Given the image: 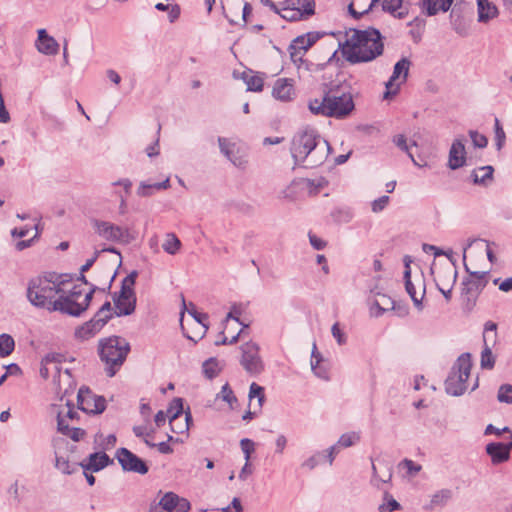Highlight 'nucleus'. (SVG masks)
<instances>
[{
    "mask_svg": "<svg viewBox=\"0 0 512 512\" xmlns=\"http://www.w3.org/2000/svg\"><path fill=\"white\" fill-rule=\"evenodd\" d=\"M382 9L399 19L405 18L408 14V9L403 5V0H383Z\"/></svg>",
    "mask_w": 512,
    "mask_h": 512,
    "instance_id": "31",
    "label": "nucleus"
},
{
    "mask_svg": "<svg viewBox=\"0 0 512 512\" xmlns=\"http://www.w3.org/2000/svg\"><path fill=\"white\" fill-rule=\"evenodd\" d=\"M15 348V341L9 334L3 333L0 335V357L9 356Z\"/></svg>",
    "mask_w": 512,
    "mask_h": 512,
    "instance_id": "42",
    "label": "nucleus"
},
{
    "mask_svg": "<svg viewBox=\"0 0 512 512\" xmlns=\"http://www.w3.org/2000/svg\"><path fill=\"white\" fill-rule=\"evenodd\" d=\"M116 458L124 471L142 475L148 472L146 463L127 448H119L116 451Z\"/></svg>",
    "mask_w": 512,
    "mask_h": 512,
    "instance_id": "15",
    "label": "nucleus"
},
{
    "mask_svg": "<svg viewBox=\"0 0 512 512\" xmlns=\"http://www.w3.org/2000/svg\"><path fill=\"white\" fill-rule=\"evenodd\" d=\"M331 332L333 337L336 339L337 343L339 345H343L346 343V335L345 333L340 329L339 323H335L332 328Z\"/></svg>",
    "mask_w": 512,
    "mask_h": 512,
    "instance_id": "60",
    "label": "nucleus"
},
{
    "mask_svg": "<svg viewBox=\"0 0 512 512\" xmlns=\"http://www.w3.org/2000/svg\"><path fill=\"white\" fill-rule=\"evenodd\" d=\"M58 411L64 412V418L67 423H69L68 420L73 421L78 417V412L75 410L74 406L70 404L69 401H67L65 406L61 409H59L56 405L52 406L53 413L57 414Z\"/></svg>",
    "mask_w": 512,
    "mask_h": 512,
    "instance_id": "47",
    "label": "nucleus"
},
{
    "mask_svg": "<svg viewBox=\"0 0 512 512\" xmlns=\"http://www.w3.org/2000/svg\"><path fill=\"white\" fill-rule=\"evenodd\" d=\"M454 0H423V6L427 10V14L435 15L439 10L448 11Z\"/></svg>",
    "mask_w": 512,
    "mask_h": 512,
    "instance_id": "35",
    "label": "nucleus"
},
{
    "mask_svg": "<svg viewBox=\"0 0 512 512\" xmlns=\"http://www.w3.org/2000/svg\"><path fill=\"white\" fill-rule=\"evenodd\" d=\"M174 405L177 411L170 416L169 423L172 432L182 434L189 430V425L182 422L183 400L181 398H174Z\"/></svg>",
    "mask_w": 512,
    "mask_h": 512,
    "instance_id": "27",
    "label": "nucleus"
},
{
    "mask_svg": "<svg viewBox=\"0 0 512 512\" xmlns=\"http://www.w3.org/2000/svg\"><path fill=\"white\" fill-rule=\"evenodd\" d=\"M159 504L167 512H188L191 508L186 498L179 497L173 492H167L161 498Z\"/></svg>",
    "mask_w": 512,
    "mask_h": 512,
    "instance_id": "19",
    "label": "nucleus"
},
{
    "mask_svg": "<svg viewBox=\"0 0 512 512\" xmlns=\"http://www.w3.org/2000/svg\"><path fill=\"white\" fill-rule=\"evenodd\" d=\"M63 282H59L54 275L38 277L29 282L27 297L32 305L55 311L57 298L63 292Z\"/></svg>",
    "mask_w": 512,
    "mask_h": 512,
    "instance_id": "3",
    "label": "nucleus"
},
{
    "mask_svg": "<svg viewBox=\"0 0 512 512\" xmlns=\"http://www.w3.org/2000/svg\"><path fill=\"white\" fill-rule=\"evenodd\" d=\"M456 278L457 271L453 267H447L441 270L437 275L436 281L438 289L447 301L451 299L452 288L456 282Z\"/></svg>",
    "mask_w": 512,
    "mask_h": 512,
    "instance_id": "18",
    "label": "nucleus"
},
{
    "mask_svg": "<svg viewBox=\"0 0 512 512\" xmlns=\"http://www.w3.org/2000/svg\"><path fill=\"white\" fill-rule=\"evenodd\" d=\"M393 143L400 149L402 150L403 152L407 153L408 156L410 157V159L412 160V162L415 164V165H418V163L416 162L415 158L413 157V155L410 153L409 149H410V145H408L407 143V139L404 135L402 134H398V135H395L393 137Z\"/></svg>",
    "mask_w": 512,
    "mask_h": 512,
    "instance_id": "50",
    "label": "nucleus"
},
{
    "mask_svg": "<svg viewBox=\"0 0 512 512\" xmlns=\"http://www.w3.org/2000/svg\"><path fill=\"white\" fill-rule=\"evenodd\" d=\"M113 461L105 452H96L89 455L86 462L81 466L85 471L98 472L111 464Z\"/></svg>",
    "mask_w": 512,
    "mask_h": 512,
    "instance_id": "26",
    "label": "nucleus"
},
{
    "mask_svg": "<svg viewBox=\"0 0 512 512\" xmlns=\"http://www.w3.org/2000/svg\"><path fill=\"white\" fill-rule=\"evenodd\" d=\"M494 168L490 165L482 166L472 171V179L475 184L488 186L493 180Z\"/></svg>",
    "mask_w": 512,
    "mask_h": 512,
    "instance_id": "33",
    "label": "nucleus"
},
{
    "mask_svg": "<svg viewBox=\"0 0 512 512\" xmlns=\"http://www.w3.org/2000/svg\"><path fill=\"white\" fill-rule=\"evenodd\" d=\"M411 61L403 57L394 65L392 75L389 80L385 83L386 91L384 93V99H390L399 93L400 87L406 82Z\"/></svg>",
    "mask_w": 512,
    "mask_h": 512,
    "instance_id": "11",
    "label": "nucleus"
},
{
    "mask_svg": "<svg viewBox=\"0 0 512 512\" xmlns=\"http://www.w3.org/2000/svg\"><path fill=\"white\" fill-rule=\"evenodd\" d=\"M218 362L214 358H210L203 363V373L208 379H213L219 373Z\"/></svg>",
    "mask_w": 512,
    "mask_h": 512,
    "instance_id": "46",
    "label": "nucleus"
},
{
    "mask_svg": "<svg viewBox=\"0 0 512 512\" xmlns=\"http://www.w3.org/2000/svg\"><path fill=\"white\" fill-rule=\"evenodd\" d=\"M95 290L96 287L92 286L89 291H85L82 285H74L69 291L63 288L56 306L52 308L68 315L79 316L88 308Z\"/></svg>",
    "mask_w": 512,
    "mask_h": 512,
    "instance_id": "6",
    "label": "nucleus"
},
{
    "mask_svg": "<svg viewBox=\"0 0 512 512\" xmlns=\"http://www.w3.org/2000/svg\"><path fill=\"white\" fill-rule=\"evenodd\" d=\"M240 363L244 370L252 375H258L264 370L263 361L259 355V346L254 342H246L241 345Z\"/></svg>",
    "mask_w": 512,
    "mask_h": 512,
    "instance_id": "12",
    "label": "nucleus"
},
{
    "mask_svg": "<svg viewBox=\"0 0 512 512\" xmlns=\"http://www.w3.org/2000/svg\"><path fill=\"white\" fill-rule=\"evenodd\" d=\"M54 391L57 395H61V400L69 392L75 389V382L68 368L60 373L58 377L52 380Z\"/></svg>",
    "mask_w": 512,
    "mask_h": 512,
    "instance_id": "22",
    "label": "nucleus"
},
{
    "mask_svg": "<svg viewBox=\"0 0 512 512\" xmlns=\"http://www.w3.org/2000/svg\"><path fill=\"white\" fill-rule=\"evenodd\" d=\"M240 447L245 461L250 462L251 454L255 452V443L251 439L244 438L240 441Z\"/></svg>",
    "mask_w": 512,
    "mask_h": 512,
    "instance_id": "52",
    "label": "nucleus"
},
{
    "mask_svg": "<svg viewBox=\"0 0 512 512\" xmlns=\"http://www.w3.org/2000/svg\"><path fill=\"white\" fill-rule=\"evenodd\" d=\"M477 8L478 21L481 23H487L498 15V9L496 5L489 2L488 0H477Z\"/></svg>",
    "mask_w": 512,
    "mask_h": 512,
    "instance_id": "29",
    "label": "nucleus"
},
{
    "mask_svg": "<svg viewBox=\"0 0 512 512\" xmlns=\"http://www.w3.org/2000/svg\"><path fill=\"white\" fill-rule=\"evenodd\" d=\"M129 351V342L120 336H111L99 342L100 359L106 364L105 371L109 377L117 373Z\"/></svg>",
    "mask_w": 512,
    "mask_h": 512,
    "instance_id": "5",
    "label": "nucleus"
},
{
    "mask_svg": "<svg viewBox=\"0 0 512 512\" xmlns=\"http://www.w3.org/2000/svg\"><path fill=\"white\" fill-rule=\"evenodd\" d=\"M190 306L192 307V309L189 310V314L193 317L194 322L197 325V331H195L193 335H190L188 332L185 331V327L182 322H181V327L184 332V335L188 339H190L194 343H196L198 340L203 338V336L205 335V333L208 330V325L206 323L207 319H208V315L205 313H198L195 310V307L192 303H190Z\"/></svg>",
    "mask_w": 512,
    "mask_h": 512,
    "instance_id": "21",
    "label": "nucleus"
},
{
    "mask_svg": "<svg viewBox=\"0 0 512 512\" xmlns=\"http://www.w3.org/2000/svg\"><path fill=\"white\" fill-rule=\"evenodd\" d=\"M290 150L295 165L315 168L325 162L330 146L316 131L304 130L294 135Z\"/></svg>",
    "mask_w": 512,
    "mask_h": 512,
    "instance_id": "2",
    "label": "nucleus"
},
{
    "mask_svg": "<svg viewBox=\"0 0 512 512\" xmlns=\"http://www.w3.org/2000/svg\"><path fill=\"white\" fill-rule=\"evenodd\" d=\"M37 50L45 55H56L59 50V44L49 36L45 29L38 30V38L36 41Z\"/></svg>",
    "mask_w": 512,
    "mask_h": 512,
    "instance_id": "23",
    "label": "nucleus"
},
{
    "mask_svg": "<svg viewBox=\"0 0 512 512\" xmlns=\"http://www.w3.org/2000/svg\"><path fill=\"white\" fill-rule=\"evenodd\" d=\"M302 185H304L307 189H309L310 193H317L319 189L322 187L321 183H315L314 180L305 179L301 182Z\"/></svg>",
    "mask_w": 512,
    "mask_h": 512,
    "instance_id": "62",
    "label": "nucleus"
},
{
    "mask_svg": "<svg viewBox=\"0 0 512 512\" xmlns=\"http://www.w3.org/2000/svg\"><path fill=\"white\" fill-rule=\"evenodd\" d=\"M55 467L63 474H71L73 472L70 462L66 458L58 456L57 454L55 459Z\"/></svg>",
    "mask_w": 512,
    "mask_h": 512,
    "instance_id": "55",
    "label": "nucleus"
},
{
    "mask_svg": "<svg viewBox=\"0 0 512 512\" xmlns=\"http://www.w3.org/2000/svg\"><path fill=\"white\" fill-rule=\"evenodd\" d=\"M309 240L310 244L315 248L316 250H321L326 246V242L317 237L316 235L309 234Z\"/></svg>",
    "mask_w": 512,
    "mask_h": 512,
    "instance_id": "64",
    "label": "nucleus"
},
{
    "mask_svg": "<svg viewBox=\"0 0 512 512\" xmlns=\"http://www.w3.org/2000/svg\"><path fill=\"white\" fill-rule=\"evenodd\" d=\"M35 228V234L34 236L31 238V239H28V240H20L18 241L16 244H15V248L18 250V251H22L28 247H30L34 241V239L38 238L40 232L38 230V225H35L34 226Z\"/></svg>",
    "mask_w": 512,
    "mask_h": 512,
    "instance_id": "59",
    "label": "nucleus"
},
{
    "mask_svg": "<svg viewBox=\"0 0 512 512\" xmlns=\"http://www.w3.org/2000/svg\"><path fill=\"white\" fill-rule=\"evenodd\" d=\"M389 201H390V198L389 196H381L379 197L378 199H375L372 203H371V209L374 213H379L381 211H383L387 205L389 204Z\"/></svg>",
    "mask_w": 512,
    "mask_h": 512,
    "instance_id": "57",
    "label": "nucleus"
},
{
    "mask_svg": "<svg viewBox=\"0 0 512 512\" xmlns=\"http://www.w3.org/2000/svg\"><path fill=\"white\" fill-rule=\"evenodd\" d=\"M77 405L83 412L98 414L105 410V399L94 395L89 388L81 387L77 395Z\"/></svg>",
    "mask_w": 512,
    "mask_h": 512,
    "instance_id": "14",
    "label": "nucleus"
},
{
    "mask_svg": "<svg viewBox=\"0 0 512 512\" xmlns=\"http://www.w3.org/2000/svg\"><path fill=\"white\" fill-rule=\"evenodd\" d=\"M508 443L492 442L487 444L486 453L490 456L494 465L504 463L510 458V450L512 448V434Z\"/></svg>",
    "mask_w": 512,
    "mask_h": 512,
    "instance_id": "17",
    "label": "nucleus"
},
{
    "mask_svg": "<svg viewBox=\"0 0 512 512\" xmlns=\"http://www.w3.org/2000/svg\"><path fill=\"white\" fill-rule=\"evenodd\" d=\"M497 400L501 403L511 404L512 403V385L502 384L497 393Z\"/></svg>",
    "mask_w": 512,
    "mask_h": 512,
    "instance_id": "48",
    "label": "nucleus"
},
{
    "mask_svg": "<svg viewBox=\"0 0 512 512\" xmlns=\"http://www.w3.org/2000/svg\"><path fill=\"white\" fill-rule=\"evenodd\" d=\"M298 8H295L296 10H299L300 16L305 14L307 16L314 14V7L315 3L314 0H298Z\"/></svg>",
    "mask_w": 512,
    "mask_h": 512,
    "instance_id": "54",
    "label": "nucleus"
},
{
    "mask_svg": "<svg viewBox=\"0 0 512 512\" xmlns=\"http://www.w3.org/2000/svg\"><path fill=\"white\" fill-rule=\"evenodd\" d=\"M57 427L59 432H61L63 435L68 436L74 441H79L85 435V431L83 429L70 427L69 423L65 421L63 411L57 412Z\"/></svg>",
    "mask_w": 512,
    "mask_h": 512,
    "instance_id": "28",
    "label": "nucleus"
},
{
    "mask_svg": "<svg viewBox=\"0 0 512 512\" xmlns=\"http://www.w3.org/2000/svg\"><path fill=\"white\" fill-rule=\"evenodd\" d=\"M64 356L59 353H49L41 361L40 376L43 379L51 378L54 380L60 375L63 368Z\"/></svg>",
    "mask_w": 512,
    "mask_h": 512,
    "instance_id": "16",
    "label": "nucleus"
},
{
    "mask_svg": "<svg viewBox=\"0 0 512 512\" xmlns=\"http://www.w3.org/2000/svg\"><path fill=\"white\" fill-rule=\"evenodd\" d=\"M394 309V301L385 294H378L371 307L374 316L379 317L384 312Z\"/></svg>",
    "mask_w": 512,
    "mask_h": 512,
    "instance_id": "32",
    "label": "nucleus"
},
{
    "mask_svg": "<svg viewBox=\"0 0 512 512\" xmlns=\"http://www.w3.org/2000/svg\"><path fill=\"white\" fill-rule=\"evenodd\" d=\"M309 109L315 115L341 119L352 112L354 102L350 93L328 92L322 99L311 100Z\"/></svg>",
    "mask_w": 512,
    "mask_h": 512,
    "instance_id": "4",
    "label": "nucleus"
},
{
    "mask_svg": "<svg viewBox=\"0 0 512 512\" xmlns=\"http://www.w3.org/2000/svg\"><path fill=\"white\" fill-rule=\"evenodd\" d=\"M137 277V272L133 271L127 275L121 283V290L119 294L113 297L115 305V314L117 316L131 315L135 311L136 296L134 292V285Z\"/></svg>",
    "mask_w": 512,
    "mask_h": 512,
    "instance_id": "9",
    "label": "nucleus"
},
{
    "mask_svg": "<svg viewBox=\"0 0 512 512\" xmlns=\"http://www.w3.org/2000/svg\"><path fill=\"white\" fill-rule=\"evenodd\" d=\"M254 397L258 398V405H259V407H261L262 403L264 401V389H263V387L259 386L256 383H252L250 385V390H249V398L253 399Z\"/></svg>",
    "mask_w": 512,
    "mask_h": 512,
    "instance_id": "56",
    "label": "nucleus"
},
{
    "mask_svg": "<svg viewBox=\"0 0 512 512\" xmlns=\"http://www.w3.org/2000/svg\"><path fill=\"white\" fill-rule=\"evenodd\" d=\"M340 47L343 57L351 64L371 62L384 51L382 35L373 27L349 29L346 32V40Z\"/></svg>",
    "mask_w": 512,
    "mask_h": 512,
    "instance_id": "1",
    "label": "nucleus"
},
{
    "mask_svg": "<svg viewBox=\"0 0 512 512\" xmlns=\"http://www.w3.org/2000/svg\"><path fill=\"white\" fill-rule=\"evenodd\" d=\"M404 279H405V289H406L407 293L413 300L415 306L419 310H421L422 309V299L425 294V289L423 288V291L421 292L420 297H418L415 287H414V284L411 281V271H410L408 263H406V269L404 271Z\"/></svg>",
    "mask_w": 512,
    "mask_h": 512,
    "instance_id": "34",
    "label": "nucleus"
},
{
    "mask_svg": "<svg viewBox=\"0 0 512 512\" xmlns=\"http://www.w3.org/2000/svg\"><path fill=\"white\" fill-rule=\"evenodd\" d=\"M92 226L95 232L107 241L127 244L132 240L128 228L121 227L109 221L93 220Z\"/></svg>",
    "mask_w": 512,
    "mask_h": 512,
    "instance_id": "10",
    "label": "nucleus"
},
{
    "mask_svg": "<svg viewBox=\"0 0 512 512\" xmlns=\"http://www.w3.org/2000/svg\"><path fill=\"white\" fill-rule=\"evenodd\" d=\"M452 498V491L450 489H441L431 496L430 504L427 508L434 509L435 507H442L448 503Z\"/></svg>",
    "mask_w": 512,
    "mask_h": 512,
    "instance_id": "38",
    "label": "nucleus"
},
{
    "mask_svg": "<svg viewBox=\"0 0 512 512\" xmlns=\"http://www.w3.org/2000/svg\"><path fill=\"white\" fill-rule=\"evenodd\" d=\"M182 247L180 239L175 233H167L162 243V249L169 255H176Z\"/></svg>",
    "mask_w": 512,
    "mask_h": 512,
    "instance_id": "37",
    "label": "nucleus"
},
{
    "mask_svg": "<svg viewBox=\"0 0 512 512\" xmlns=\"http://www.w3.org/2000/svg\"><path fill=\"white\" fill-rule=\"evenodd\" d=\"M272 95L280 101H290L293 99L295 92L292 80L280 78L275 81Z\"/></svg>",
    "mask_w": 512,
    "mask_h": 512,
    "instance_id": "24",
    "label": "nucleus"
},
{
    "mask_svg": "<svg viewBox=\"0 0 512 512\" xmlns=\"http://www.w3.org/2000/svg\"><path fill=\"white\" fill-rule=\"evenodd\" d=\"M465 268L470 276L465 278L462 282L461 302L463 309L467 312H471L476 305L480 293L488 283V271L472 272L467 266H465Z\"/></svg>",
    "mask_w": 512,
    "mask_h": 512,
    "instance_id": "8",
    "label": "nucleus"
},
{
    "mask_svg": "<svg viewBox=\"0 0 512 512\" xmlns=\"http://www.w3.org/2000/svg\"><path fill=\"white\" fill-rule=\"evenodd\" d=\"M312 357L315 359V362L311 361V368L316 376L319 378L327 379L326 371L322 370L318 364L320 362L319 355L315 354V351L312 352Z\"/></svg>",
    "mask_w": 512,
    "mask_h": 512,
    "instance_id": "58",
    "label": "nucleus"
},
{
    "mask_svg": "<svg viewBox=\"0 0 512 512\" xmlns=\"http://www.w3.org/2000/svg\"><path fill=\"white\" fill-rule=\"evenodd\" d=\"M469 136L475 148H485L488 144L487 137L483 134H480L478 131L470 130Z\"/></svg>",
    "mask_w": 512,
    "mask_h": 512,
    "instance_id": "51",
    "label": "nucleus"
},
{
    "mask_svg": "<svg viewBox=\"0 0 512 512\" xmlns=\"http://www.w3.org/2000/svg\"><path fill=\"white\" fill-rule=\"evenodd\" d=\"M170 187V180L166 178L162 182L148 184L146 182H141L140 186L137 189V194L141 197H147L153 194V190H163Z\"/></svg>",
    "mask_w": 512,
    "mask_h": 512,
    "instance_id": "36",
    "label": "nucleus"
},
{
    "mask_svg": "<svg viewBox=\"0 0 512 512\" xmlns=\"http://www.w3.org/2000/svg\"><path fill=\"white\" fill-rule=\"evenodd\" d=\"M386 503L379 506V512H392L400 509V504L388 493H385Z\"/></svg>",
    "mask_w": 512,
    "mask_h": 512,
    "instance_id": "53",
    "label": "nucleus"
},
{
    "mask_svg": "<svg viewBox=\"0 0 512 512\" xmlns=\"http://www.w3.org/2000/svg\"><path fill=\"white\" fill-rule=\"evenodd\" d=\"M218 144L220 151L223 155H225L235 166H242L245 164V160L242 156H238L239 149L237 148L236 143L231 142L227 138L219 137Z\"/></svg>",
    "mask_w": 512,
    "mask_h": 512,
    "instance_id": "25",
    "label": "nucleus"
},
{
    "mask_svg": "<svg viewBox=\"0 0 512 512\" xmlns=\"http://www.w3.org/2000/svg\"><path fill=\"white\" fill-rule=\"evenodd\" d=\"M102 328L98 327L92 320L86 322L76 329L75 336L81 340H86L94 336Z\"/></svg>",
    "mask_w": 512,
    "mask_h": 512,
    "instance_id": "40",
    "label": "nucleus"
},
{
    "mask_svg": "<svg viewBox=\"0 0 512 512\" xmlns=\"http://www.w3.org/2000/svg\"><path fill=\"white\" fill-rule=\"evenodd\" d=\"M471 367V354H461L452 366L445 381V390L449 395L460 396L467 390V380L470 375Z\"/></svg>",
    "mask_w": 512,
    "mask_h": 512,
    "instance_id": "7",
    "label": "nucleus"
},
{
    "mask_svg": "<svg viewBox=\"0 0 512 512\" xmlns=\"http://www.w3.org/2000/svg\"><path fill=\"white\" fill-rule=\"evenodd\" d=\"M180 16V7L177 4H173L168 9V18L171 23L175 22Z\"/></svg>",
    "mask_w": 512,
    "mask_h": 512,
    "instance_id": "63",
    "label": "nucleus"
},
{
    "mask_svg": "<svg viewBox=\"0 0 512 512\" xmlns=\"http://www.w3.org/2000/svg\"><path fill=\"white\" fill-rule=\"evenodd\" d=\"M492 344L490 345L484 336V348L481 352L480 365L483 369H492L495 364V359L492 354Z\"/></svg>",
    "mask_w": 512,
    "mask_h": 512,
    "instance_id": "41",
    "label": "nucleus"
},
{
    "mask_svg": "<svg viewBox=\"0 0 512 512\" xmlns=\"http://www.w3.org/2000/svg\"><path fill=\"white\" fill-rule=\"evenodd\" d=\"M494 134L496 149L500 151L505 144L506 134L498 118L494 120Z\"/></svg>",
    "mask_w": 512,
    "mask_h": 512,
    "instance_id": "43",
    "label": "nucleus"
},
{
    "mask_svg": "<svg viewBox=\"0 0 512 512\" xmlns=\"http://www.w3.org/2000/svg\"><path fill=\"white\" fill-rule=\"evenodd\" d=\"M216 399H221V400L227 402L231 409H233L234 404L237 403V398L235 397V395L228 383H226L225 385L222 386V389L217 394Z\"/></svg>",
    "mask_w": 512,
    "mask_h": 512,
    "instance_id": "44",
    "label": "nucleus"
},
{
    "mask_svg": "<svg viewBox=\"0 0 512 512\" xmlns=\"http://www.w3.org/2000/svg\"><path fill=\"white\" fill-rule=\"evenodd\" d=\"M244 80L249 91L259 92L263 89V78L260 75L245 74Z\"/></svg>",
    "mask_w": 512,
    "mask_h": 512,
    "instance_id": "45",
    "label": "nucleus"
},
{
    "mask_svg": "<svg viewBox=\"0 0 512 512\" xmlns=\"http://www.w3.org/2000/svg\"><path fill=\"white\" fill-rule=\"evenodd\" d=\"M320 39L317 32H308L296 37L290 44L288 51L290 58L294 63H301L303 56L308 49Z\"/></svg>",
    "mask_w": 512,
    "mask_h": 512,
    "instance_id": "13",
    "label": "nucleus"
},
{
    "mask_svg": "<svg viewBox=\"0 0 512 512\" xmlns=\"http://www.w3.org/2000/svg\"><path fill=\"white\" fill-rule=\"evenodd\" d=\"M360 440V435L356 432L345 433L341 435L337 442L338 447H350Z\"/></svg>",
    "mask_w": 512,
    "mask_h": 512,
    "instance_id": "49",
    "label": "nucleus"
},
{
    "mask_svg": "<svg viewBox=\"0 0 512 512\" xmlns=\"http://www.w3.org/2000/svg\"><path fill=\"white\" fill-rule=\"evenodd\" d=\"M466 163V149L463 138H456L449 151L448 167L452 170L463 167Z\"/></svg>",
    "mask_w": 512,
    "mask_h": 512,
    "instance_id": "20",
    "label": "nucleus"
},
{
    "mask_svg": "<svg viewBox=\"0 0 512 512\" xmlns=\"http://www.w3.org/2000/svg\"><path fill=\"white\" fill-rule=\"evenodd\" d=\"M281 16L284 19L293 21V20H297L300 17V12H299V10H296L295 8L285 7V8H283V14H281Z\"/></svg>",
    "mask_w": 512,
    "mask_h": 512,
    "instance_id": "61",
    "label": "nucleus"
},
{
    "mask_svg": "<svg viewBox=\"0 0 512 512\" xmlns=\"http://www.w3.org/2000/svg\"><path fill=\"white\" fill-rule=\"evenodd\" d=\"M112 317V306L109 301L105 302L91 319L96 325L102 328Z\"/></svg>",
    "mask_w": 512,
    "mask_h": 512,
    "instance_id": "39",
    "label": "nucleus"
},
{
    "mask_svg": "<svg viewBox=\"0 0 512 512\" xmlns=\"http://www.w3.org/2000/svg\"><path fill=\"white\" fill-rule=\"evenodd\" d=\"M379 0H351L348 5V11L351 16L358 19L363 14L368 13Z\"/></svg>",
    "mask_w": 512,
    "mask_h": 512,
    "instance_id": "30",
    "label": "nucleus"
}]
</instances>
